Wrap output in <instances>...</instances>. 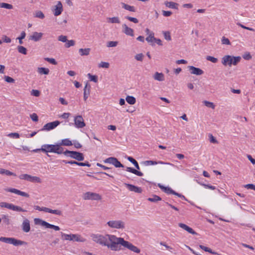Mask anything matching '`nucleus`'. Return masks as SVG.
Masks as SVG:
<instances>
[{
    "mask_svg": "<svg viewBox=\"0 0 255 255\" xmlns=\"http://www.w3.org/2000/svg\"><path fill=\"white\" fill-rule=\"evenodd\" d=\"M122 27L124 29L123 32L126 35L131 36H133L134 35L133 30L132 28L128 27L126 24H123Z\"/></svg>",
    "mask_w": 255,
    "mask_h": 255,
    "instance_id": "21",
    "label": "nucleus"
},
{
    "mask_svg": "<svg viewBox=\"0 0 255 255\" xmlns=\"http://www.w3.org/2000/svg\"><path fill=\"white\" fill-rule=\"evenodd\" d=\"M58 39L59 41H60L63 42H66L67 41V36L62 35H60L58 37Z\"/></svg>",
    "mask_w": 255,
    "mask_h": 255,
    "instance_id": "63",
    "label": "nucleus"
},
{
    "mask_svg": "<svg viewBox=\"0 0 255 255\" xmlns=\"http://www.w3.org/2000/svg\"><path fill=\"white\" fill-rule=\"evenodd\" d=\"M244 59L249 60L252 58V56L249 52H247L243 55Z\"/></svg>",
    "mask_w": 255,
    "mask_h": 255,
    "instance_id": "64",
    "label": "nucleus"
},
{
    "mask_svg": "<svg viewBox=\"0 0 255 255\" xmlns=\"http://www.w3.org/2000/svg\"><path fill=\"white\" fill-rule=\"evenodd\" d=\"M19 179L22 180H26L28 181H30L31 179V175L27 174H22L19 175Z\"/></svg>",
    "mask_w": 255,
    "mask_h": 255,
    "instance_id": "35",
    "label": "nucleus"
},
{
    "mask_svg": "<svg viewBox=\"0 0 255 255\" xmlns=\"http://www.w3.org/2000/svg\"><path fill=\"white\" fill-rule=\"evenodd\" d=\"M121 246H123L124 247L128 249L130 251L135 253H139L140 252V250L138 249L137 247L134 246L130 242L125 241L124 238L119 237V239L118 243V251L121 250Z\"/></svg>",
    "mask_w": 255,
    "mask_h": 255,
    "instance_id": "3",
    "label": "nucleus"
},
{
    "mask_svg": "<svg viewBox=\"0 0 255 255\" xmlns=\"http://www.w3.org/2000/svg\"><path fill=\"white\" fill-rule=\"evenodd\" d=\"M63 10L62 4L61 1H58L52 10L55 16H58L61 14Z\"/></svg>",
    "mask_w": 255,
    "mask_h": 255,
    "instance_id": "14",
    "label": "nucleus"
},
{
    "mask_svg": "<svg viewBox=\"0 0 255 255\" xmlns=\"http://www.w3.org/2000/svg\"><path fill=\"white\" fill-rule=\"evenodd\" d=\"M108 22L112 23H120V21L118 17H109Z\"/></svg>",
    "mask_w": 255,
    "mask_h": 255,
    "instance_id": "36",
    "label": "nucleus"
},
{
    "mask_svg": "<svg viewBox=\"0 0 255 255\" xmlns=\"http://www.w3.org/2000/svg\"><path fill=\"white\" fill-rule=\"evenodd\" d=\"M84 200H100L102 199L101 196L98 193L87 192L83 195Z\"/></svg>",
    "mask_w": 255,
    "mask_h": 255,
    "instance_id": "9",
    "label": "nucleus"
},
{
    "mask_svg": "<svg viewBox=\"0 0 255 255\" xmlns=\"http://www.w3.org/2000/svg\"><path fill=\"white\" fill-rule=\"evenodd\" d=\"M142 163L145 166L156 165L158 163L164 164V163L162 161L156 162L155 161H152V160H146V161H143Z\"/></svg>",
    "mask_w": 255,
    "mask_h": 255,
    "instance_id": "27",
    "label": "nucleus"
},
{
    "mask_svg": "<svg viewBox=\"0 0 255 255\" xmlns=\"http://www.w3.org/2000/svg\"><path fill=\"white\" fill-rule=\"evenodd\" d=\"M199 247L203 250L205 251V252H209L212 254H216V253L213 252L210 248H209L203 245H200Z\"/></svg>",
    "mask_w": 255,
    "mask_h": 255,
    "instance_id": "41",
    "label": "nucleus"
},
{
    "mask_svg": "<svg viewBox=\"0 0 255 255\" xmlns=\"http://www.w3.org/2000/svg\"><path fill=\"white\" fill-rule=\"evenodd\" d=\"M122 7L124 9L128 10L129 11L135 12V8L133 6H131L128 4H126L124 2H122Z\"/></svg>",
    "mask_w": 255,
    "mask_h": 255,
    "instance_id": "26",
    "label": "nucleus"
},
{
    "mask_svg": "<svg viewBox=\"0 0 255 255\" xmlns=\"http://www.w3.org/2000/svg\"><path fill=\"white\" fill-rule=\"evenodd\" d=\"M154 79L158 81H163L164 80V74L162 73H158L156 72L154 76Z\"/></svg>",
    "mask_w": 255,
    "mask_h": 255,
    "instance_id": "24",
    "label": "nucleus"
},
{
    "mask_svg": "<svg viewBox=\"0 0 255 255\" xmlns=\"http://www.w3.org/2000/svg\"><path fill=\"white\" fill-rule=\"evenodd\" d=\"M117 41H111L108 42L107 46L109 47H116L118 45Z\"/></svg>",
    "mask_w": 255,
    "mask_h": 255,
    "instance_id": "60",
    "label": "nucleus"
},
{
    "mask_svg": "<svg viewBox=\"0 0 255 255\" xmlns=\"http://www.w3.org/2000/svg\"><path fill=\"white\" fill-rule=\"evenodd\" d=\"M75 44V42L74 40H68L66 42L65 47L69 48L71 46H74Z\"/></svg>",
    "mask_w": 255,
    "mask_h": 255,
    "instance_id": "44",
    "label": "nucleus"
},
{
    "mask_svg": "<svg viewBox=\"0 0 255 255\" xmlns=\"http://www.w3.org/2000/svg\"><path fill=\"white\" fill-rule=\"evenodd\" d=\"M204 105L207 107H209V108H212V109H215V105L212 102H209V101H204L203 102Z\"/></svg>",
    "mask_w": 255,
    "mask_h": 255,
    "instance_id": "43",
    "label": "nucleus"
},
{
    "mask_svg": "<svg viewBox=\"0 0 255 255\" xmlns=\"http://www.w3.org/2000/svg\"><path fill=\"white\" fill-rule=\"evenodd\" d=\"M88 76L89 77V78L90 80L92 81H93L95 83L97 82L98 81V77L96 75H92L91 74L89 73L88 74Z\"/></svg>",
    "mask_w": 255,
    "mask_h": 255,
    "instance_id": "49",
    "label": "nucleus"
},
{
    "mask_svg": "<svg viewBox=\"0 0 255 255\" xmlns=\"http://www.w3.org/2000/svg\"><path fill=\"white\" fill-rule=\"evenodd\" d=\"M107 225L112 228L123 229L125 228V223L121 220H112L107 222Z\"/></svg>",
    "mask_w": 255,
    "mask_h": 255,
    "instance_id": "8",
    "label": "nucleus"
},
{
    "mask_svg": "<svg viewBox=\"0 0 255 255\" xmlns=\"http://www.w3.org/2000/svg\"><path fill=\"white\" fill-rule=\"evenodd\" d=\"M74 125L76 128H84L86 125L82 116H76L74 119Z\"/></svg>",
    "mask_w": 255,
    "mask_h": 255,
    "instance_id": "12",
    "label": "nucleus"
},
{
    "mask_svg": "<svg viewBox=\"0 0 255 255\" xmlns=\"http://www.w3.org/2000/svg\"><path fill=\"white\" fill-rule=\"evenodd\" d=\"M110 66V64L108 62H101L99 64V67L100 68H108Z\"/></svg>",
    "mask_w": 255,
    "mask_h": 255,
    "instance_id": "47",
    "label": "nucleus"
},
{
    "mask_svg": "<svg viewBox=\"0 0 255 255\" xmlns=\"http://www.w3.org/2000/svg\"><path fill=\"white\" fill-rule=\"evenodd\" d=\"M31 180H30V182H34V183H41V179L37 176H31Z\"/></svg>",
    "mask_w": 255,
    "mask_h": 255,
    "instance_id": "46",
    "label": "nucleus"
},
{
    "mask_svg": "<svg viewBox=\"0 0 255 255\" xmlns=\"http://www.w3.org/2000/svg\"><path fill=\"white\" fill-rule=\"evenodd\" d=\"M4 80L7 83H14V79L9 76H4Z\"/></svg>",
    "mask_w": 255,
    "mask_h": 255,
    "instance_id": "61",
    "label": "nucleus"
},
{
    "mask_svg": "<svg viewBox=\"0 0 255 255\" xmlns=\"http://www.w3.org/2000/svg\"><path fill=\"white\" fill-rule=\"evenodd\" d=\"M124 184L130 191L137 193H141L142 192V189L141 187H137L128 183H125Z\"/></svg>",
    "mask_w": 255,
    "mask_h": 255,
    "instance_id": "15",
    "label": "nucleus"
},
{
    "mask_svg": "<svg viewBox=\"0 0 255 255\" xmlns=\"http://www.w3.org/2000/svg\"><path fill=\"white\" fill-rule=\"evenodd\" d=\"M0 7L11 9L13 8V5L7 3L0 2Z\"/></svg>",
    "mask_w": 255,
    "mask_h": 255,
    "instance_id": "38",
    "label": "nucleus"
},
{
    "mask_svg": "<svg viewBox=\"0 0 255 255\" xmlns=\"http://www.w3.org/2000/svg\"><path fill=\"white\" fill-rule=\"evenodd\" d=\"M57 144L60 149L59 150L61 151V154H63L64 155L65 151L62 146H71L73 145L72 142L69 138L63 139L61 141L58 142Z\"/></svg>",
    "mask_w": 255,
    "mask_h": 255,
    "instance_id": "10",
    "label": "nucleus"
},
{
    "mask_svg": "<svg viewBox=\"0 0 255 255\" xmlns=\"http://www.w3.org/2000/svg\"><path fill=\"white\" fill-rule=\"evenodd\" d=\"M44 60L53 65H56L57 64L55 59L52 58H45Z\"/></svg>",
    "mask_w": 255,
    "mask_h": 255,
    "instance_id": "48",
    "label": "nucleus"
},
{
    "mask_svg": "<svg viewBox=\"0 0 255 255\" xmlns=\"http://www.w3.org/2000/svg\"><path fill=\"white\" fill-rule=\"evenodd\" d=\"M43 34L41 32H34L32 35L29 37V39L35 42L38 41L42 38Z\"/></svg>",
    "mask_w": 255,
    "mask_h": 255,
    "instance_id": "19",
    "label": "nucleus"
},
{
    "mask_svg": "<svg viewBox=\"0 0 255 255\" xmlns=\"http://www.w3.org/2000/svg\"><path fill=\"white\" fill-rule=\"evenodd\" d=\"M163 35L164 38L167 40H171V38L170 36V33L169 31H164L163 32Z\"/></svg>",
    "mask_w": 255,
    "mask_h": 255,
    "instance_id": "52",
    "label": "nucleus"
},
{
    "mask_svg": "<svg viewBox=\"0 0 255 255\" xmlns=\"http://www.w3.org/2000/svg\"><path fill=\"white\" fill-rule=\"evenodd\" d=\"M126 170L128 172H131L139 176H143V173L139 171L136 169H135L131 167H127L126 168Z\"/></svg>",
    "mask_w": 255,
    "mask_h": 255,
    "instance_id": "23",
    "label": "nucleus"
},
{
    "mask_svg": "<svg viewBox=\"0 0 255 255\" xmlns=\"http://www.w3.org/2000/svg\"><path fill=\"white\" fill-rule=\"evenodd\" d=\"M17 50L19 53L26 55L27 54V49L22 46H18Z\"/></svg>",
    "mask_w": 255,
    "mask_h": 255,
    "instance_id": "40",
    "label": "nucleus"
},
{
    "mask_svg": "<svg viewBox=\"0 0 255 255\" xmlns=\"http://www.w3.org/2000/svg\"><path fill=\"white\" fill-rule=\"evenodd\" d=\"M60 124V122L58 121H55L53 122L48 123L45 124L43 128L40 130V131L44 130H50L55 128Z\"/></svg>",
    "mask_w": 255,
    "mask_h": 255,
    "instance_id": "13",
    "label": "nucleus"
},
{
    "mask_svg": "<svg viewBox=\"0 0 255 255\" xmlns=\"http://www.w3.org/2000/svg\"><path fill=\"white\" fill-rule=\"evenodd\" d=\"M0 174H5L7 176H16V174L8 170L0 168Z\"/></svg>",
    "mask_w": 255,
    "mask_h": 255,
    "instance_id": "29",
    "label": "nucleus"
},
{
    "mask_svg": "<svg viewBox=\"0 0 255 255\" xmlns=\"http://www.w3.org/2000/svg\"><path fill=\"white\" fill-rule=\"evenodd\" d=\"M1 219L3 220V223L6 225L10 224L9 217L7 215H2Z\"/></svg>",
    "mask_w": 255,
    "mask_h": 255,
    "instance_id": "37",
    "label": "nucleus"
},
{
    "mask_svg": "<svg viewBox=\"0 0 255 255\" xmlns=\"http://www.w3.org/2000/svg\"><path fill=\"white\" fill-rule=\"evenodd\" d=\"M41 151L46 153L47 156H50L49 152L55 153L58 154H61V151L59 150V146L57 145V143L54 144H44L41 147Z\"/></svg>",
    "mask_w": 255,
    "mask_h": 255,
    "instance_id": "4",
    "label": "nucleus"
},
{
    "mask_svg": "<svg viewBox=\"0 0 255 255\" xmlns=\"http://www.w3.org/2000/svg\"><path fill=\"white\" fill-rule=\"evenodd\" d=\"M125 18L128 19L130 21H131L134 23H137L138 22V20L135 17H130L129 16H127L125 17Z\"/></svg>",
    "mask_w": 255,
    "mask_h": 255,
    "instance_id": "50",
    "label": "nucleus"
},
{
    "mask_svg": "<svg viewBox=\"0 0 255 255\" xmlns=\"http://www.w3.org/2000/svg\"><path fill=\"white\" fill-rule=\"evenodd\" d=\"M34 16L40 19H43L45 17L44 13L40 10H37L35 12Z\"/></svg>",
    "mask_w": 255,
    "mask_h": 255,
    "instance_id": "39",
    "label": "nucleus"
},
{
    "mask_svg": "<svg viewBox=\"0 0 255 255\" xmlns=\"http://www.w3.org/2000/svg\"><path fill=\"white\" fill-rule=\"evenodd\" d=\"M26 33L24 31H22L20 34V36L17 38L19 41V43L20 44L23 43L22 39L25 38Z\"/></svg>",
    "mask_w": 255,
    "mask_h": 255,
    "instance_id": "45",
    "label": "nucleus"
},
{
    "mask_svg": "<svg viewBox=\"0 0 255 255\" xmlns=\"http://www.w3.org/2000/svg\"><path fill=\"white\" fill-rule=\"evenodd\" d=\"M61 235L62 240H64L79 242H84L85 241L83 238L78 234H66L63 232H61Z\"/></svg>",
    "mask_w": 255,
    "mask_h": 255,
    "instance_id": "5",
    "label": "nucleus"
},
{
    "mask_svg": "<svg viewBox=\"0 0 255 255\" xmlns=\"http://www.w3.org/2000/svg\"><path fill=\"white\" fill-rule=\"evenodd\" d=\"M91 49L89 48H80L79 50V52L81 56H87L89 54Z\"/></svg>",
    "mask_w": 255,
    "mask_h": 255,
    "instance_id": "28",
    "label": "nucleus"
},
{
    "mask_svg": "<svg viewBox=\"0 0 255 255\" xmlns=\"http://www.w3.org/2000/svg\"><path fill=\"white\" fill-rule=\"evenodd\" d=\"M64 155L75 159L78 161H83L84 159L83 154L76 151H70L66 149L65 150Z\"/></svg>",
    "mask_w": 255,
    "mask_h": 255,
    "instance_id": "6",
    "label": "nucleus"
},
{
    "mask_svg": "<svg viewBox=\"0 0 255 255\" xmlns=\"http://www.w3.org/2000/svg\"><path fill=\"white\" fill-rule=\"evenodd\" d=\"M178 226L181 228H182L183 230L188 232L189 233H190L192 235H196L197 234L196 232H195L191 228L188 226L186 224H184L183 223H179Z\"/></svg>",
    "mask_w": 255,
    "mask_h": 255,
    "instance_id": "20",
    "label": "nucleus"
},
{
    "mask_svg": "<svg viewBox=\"0 0 255 255\" xmlns=\"http://www.w3.org/2000/svg\"><path fill=\"white\" fill-rule=\"evenodd\" d=\"M22 230L25 233H28L30 230V222L27 219H25L22 223Z\"/></svg>",
    "mask_w": 255,
    "mask_h": 255,
    "instance_id": "18",
    "label": "nucleus"
},
{
    "mask_svg": "<svg viewBox=\"0 0 255 255\" xmlns=\"http://www.w3.org/2000/svg\"><path fill=\"white\" fill-rule=\"evenodd\" d=\"M0 207L1 208H6L7 209L11 210L12 211L17 212H26L27 211L23 209L21 207L14 205L11 203H8L4 202H0Z\"/></svg>",
    "mask_w": 255,
    "mask_h": 255,
    "instance_id": "7",
    "label": "nucleus"
},
{
    "mask_svg": "<svg viewBox=\"0 0 255 255\" xmlns=\"http://www.w3.org/2000/svg\"><path fill=\"white\" fill-rule=\"evenodd\" d=\"M8 136L11 138H18L20 135L17 132H11L8 134Z\"/></svg>",
    "mask_w": 255,
    "mask_h": 255,
    "instance_id": "53",
    "label": "nucleus"
},
{
    "mask_svg": "<svg viewBox=\"0 0 255 255\" xmlns=\"http://www.w3.org/2000/svg\"><path fill=\"white\" fill-rule=\"evenodd\" d=\"M206 59L208 61H210L214 63H216L218 62V59L211 56H208L206 57Z\"/></svg>",
    "mask_w": 255,
    "mask_h": 255,
    "instance_id": "51",
    "label": "nucleus"
},
{
    "mask_svg": "<svg viewBox=\"0 0 255 255\" xmlns=\"http://www.w3.org/2000/svg\"><path fill=\"white\" fill-rule=\"evenodd\" d=\"M154 38H155V37H154V33L152 32L149 35L148 37L146 38V40L147 42H150L153 41Z\"/></svg>",
    "mask_w": 255,
    "mask_h": 255,
    "instance_id": "58",
    "label": "nucleus"
},
{
    "mask_svg": "<svg viewBox=\"0 0 255 255\" xmlns=\"http://www.w3.org/2000/svg\"><path fill=\"white\" fill-rule=\"evenodd\" d=\"M165 5L169 8L173 9H177L178 4L173 1H165Z\"/></svg>",
    "mask_w": 255,
    "mask_h": 255,
    "instance_id": "25",
    "label": "nucleus"
},
{
    "mask_svg": "<svg viewBox=\"0 0 255 255\" xmlns=\"http://www.w3.org/2000/svg\"><path fill=\"white\" fill-rule=\"evenodd\" d=\"M127 159L134 165L135 167L137 169L139 170L140 169L138 162L133 158L130 156H128Z\"/></svg>",
    "mask_w": 255,
    "mask_h": 255,
    "instance_id": "34",
    "label": "nucleus"
},
{
    "mask_svg": "<svg viewBox=\"0 0 255 255\" xmlns=\"http://www.w3.org/2000/svg\"><path fill=\"white\" fill-rule=\"evenodd\" d=\"M245 188L248 189H252L255 191V185L253 184H248L244 185Z\"/></svg>",
    "mask_w": 255,
    "mask_h": 255,
    "instance_id": "56",
    "label": "nucleus"
},
{
    "mask_svg": "<svg viewBox=\"0 0 255 255\" xmlns=\"http://www.w3.org/2000/svg\"><path fill=\"white\" fill-rule=\"evenodd\" d=\"M126 100L127 101V102L129 104H130V105H133L136 102V99L135 98L133 97V96H128L126 98Z\"/></svg>",
    "mask_w": 255,
    "mask_h": 255,
    "instance_id": "33",
    "label": "nucleus"
},
{
    "mask_svg": "<svg viewBox=\"0 0 255 255\" xmlns=\"http://www.w3.org/2000/svg\"><path fill=\"white\" fill-rule=\"evenodd\" d=\"M143 57H144V55H143L142 53H139V54H136L134 56V58L137 61H142L143 60Z\"/></svg>",
    "mask_w": 255,
    "mask_h": 255,
    "instance_id": "54",
    "label": "nucleus"
},
{
    "mask_svg": "<svg viewBox=\"0 0 255 255\" xmlns=\"http://www.w3.org/2000/svg\"><path fill=\"white\" fill-rule=\"evenodd\" d=\"M49 213L53 214L59 215V216H60V215H62V212L60 210H52V209H51L50 210V213Z\"/></svg>",
    "mask_w": 255,
    "mask_h": 255,
    "instance_id": "55",
    "label": "nucleus"
},
{
    "mask_svg": "<svg viewBox=\"0 0 255 255\" xmlns=\"http://www.w3.org/2000/svg\"><path fill=\"white\" fill-rule=\"evenodd\" d=\"M104 162L114 165L116 167H124V165L116 157H110L106 159Z\"/></svg>",
    "mask_w": 255,
    "mask_h": 255,
    "instance_id": "11",
    "label": "nucleus"
},
{
    "mask_svg": "<svg viewBox=\"0 0 255 255\" xmlns=\"http://www.w3.org/2000/svg\"><path fill=\"white\" fill-rule=\"evenodd\" d=\"M93 240L102 246H107L112 251H118V243L119 238L115 235L107 234L105 236L93 234L91 235Z\"/></svg>",
    "mask_w": 255,
    "mask_h": 255,
    "instance_id": "1",
    "label": "nucleus"
},
{
    "mask_svg": "<svg viewBox=\"0 0 255 255\" xmlns=\"http://www.w3.org/2000/svg\"><path fill=\"white\" fill-rule=\"evenodd\" d=\"M147 200L151 202L156 203L159 201H161V198L156 195H152L151 197H149L147 199Z\"/></svg>",
    "mask_w": 255,
    "mask_h": 255,
    "instance_id": "30",
    "label": "nucleus"
},
{
    "mask_svg": "<svg viewBox=\"0 0 255 255\" xmlns=\"http://www.w3.org/2000/svg\"><path fill=\"white\" fill-rule=\"evenodd\" d=\"M158 186L165 193L167 194H173L174 190L169 187H165L160 183L158 184Z\"/></svg>",
    "mask_w": 255,
    "mask_h": 255,
    "instance_id": "22",
    "label": "nucleus"
},
{
    "mask_svg": "<svg viewBox=\"0 0 255 255\" xmlns=\"http://www.w3.org/2000/svg\"><path fill=\"white\" fill-rule=\"evenodd\" d=\"M6 191L7 192H11V193H15L17 195L19 194V193L20 191V190L15 189V188H8L6 190Z\"/></svg>",
    "mask_w": 255,
    "mask_h": 255,
    "instance_id": "57",
    "label": "nucleus"
},
{
    "mask_svg": "<svg viewBox=\"0 0 255 255\" xmlns=\"http://www.w3.org/2000/svg\"><path fill=\"white\" fill-rule=\"evenodd\" d=\"M46 228H49V229H52L55 231H59L60 229L59 226H55V225H54L52 224H50L48 223H47Z\"/></svg>",
    "mask_w": 255,
    "mask_h": 255,
    "instance_id": "42",
    "label": "nucleus"
},
{
    "mask_svg": "<svg viewBox=\"0 0 255 255\" xmlns=\"http://www.w3.org/2000/svg\"><path fill=\"white\" fill-rule=\"evenodd\" d=\"M34 221L36 225H41V226H44L45 227L47 224V222L39 218H35Z\"/></svg>",
    "mask_w": 255,
    "mask_h": 255,
    "instance_id": "32",
    "label": "nucleus"
},
{
    "mask_svg": "<svg viewBox=\"0 0 255 255\" xmlns=\"http://www.w3.org/2000/svg\"><path fill=\"white\" fill-rule=\"evenodd\" d=\"M30 117L31 120L34 122H37L38 120V117L35 113L32 114L30 115Z\"/></svg>",
    "mask_w": 255,
    "mask_h": 255,
    "instance_id": "62",
    "label": "nucleus"
},
{
    "mask_svg": "<svg viewBox=\"0 0 255 255\" xmlns=\"http://www.w3.org/2000/svg\"><path fill=\"white\" fill-rule=\"evenodd\" d=\"M188 68L192 74L201 75L204 73L203 71L199 68H196L193 66H189Z\"/></svg>",
    "mask_w": 255,
    "mask_h": 255,
    "instance_id": "17",
    "label": "nucleus"
},
{
    "mask_svg": "<svg viewBox=\"0 0 255 255\" xmlns=\"http://www.w3.org/2000/svg\"><path fill=\"white\" fill-rule=\"evenodd\" d=\"M9 242L8 244H12L15 246L26 245L27 243L24 241L15 239L13 238H9Z\"/></svg>",
    "mask_w": 255,
    "mask_h": 255,
    "instance_id": "16",
    "label": "nucleus"
},
{
    "mask_svg": "<svg viewBox=\"0 0 255 255\" xmlns=\"http://www.w3.org/2000/svg\"><path fill=\"white\" fill-rule=\"evenodd\" d=\"M221 41L223 44L230 45L231 44L229 39L224 36L222 37Z\"/></svg>",
    "mask_w": 255,
    "mask_h": 255,
    "instance_id": "59",
    "label": "nucleus"
},
{
    "mask_svg": "<svg viewBox=\"0 0 255 255\" xmlns=\"http://www.w3.org/2000/svg\"><path fill=\"white\" fill-rule=\"evenodd\" d=\"M240 56H234L231 55H225L222 58V64L226 66L231 67L232 65H237L241 61Z\"/></svg>",
    "mask_w": 255,
    "mask_h": 255,
    "instance_id": "2",
    "label": "nucleus"
},
{
    "mask_svg": "<svg viewBox=\"0 0 255 255\" xmlns=\"http://www.w3.org/2000/svg\"><path fill=\"white\" fill-rule=\"evenodd\" d=\"M37 71L40 74L48 75L49 73V69L44 67L38 68Z\"/></svg>",
    "mask_w": 255,
    "mask_h": 255,
    "instance_id": "31",
    "label": "nucleus"
}]
</instances>
